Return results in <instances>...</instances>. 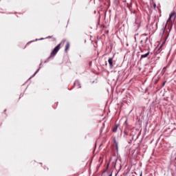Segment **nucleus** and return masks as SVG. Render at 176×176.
<instances>
[{
	"mask_svg": "<svg viewBox=\"0 0 176 176\" xmlns=\"http://www.w3.org/2000/svg\"><path fill=\"white\" fill-rule=\"evenodd\" d=\"M140 176H142V173H140Z\"/></svg>",
	"mask_w": 176,
	"mask_h": 176,
	"instance_id": "13",
	"label": "nucleus"
},
{
	"mask_svg": "<svg viewBox=\"0 0 176 176\" xmlns=\"http://www.w3.org/2000/svg\"><path fill=\"white\" fill-rule=\"evenodd\" d=\"M65 42H67L66 40H62L61 42L56 47H54L53 51L51 52L50 57H54V56H56L58 52V50H60L61 46H64V45H65Z\"/></svg>",
	"mask_w": 176,
	"mask_h": 176,
	"instance_id": "2",
	"label": "nucleus"
},
{
	"mask_svg": "<svg viewBox=\"0 0 176 176\" xmlns=\"http://www.w3.org/2000/svg\"><path fill=\"white\" fill-rule=\"evenodd\" d=\"M141 52L142 53V50H140Z\"/></svg>",
	"mask_w": 176,
	"mask_h": 176,
	"instance_id": "14",
	"label": "nucleus"
},
{
	"mask_svg": "<svg viewBox=\"0 0 176 176\" xmlns=\"http://www.w3.org/2000/svg\"><path fill=\"white\" fill-rule=\"evenodd\" d=\"M154 8H156V3L153 4Z\"/></svg>",
	"mask_w": 176,
	"mask_h": 176,
	"instance_id": "11",
	"label": "nucleus"
},
{
	"mask_svg": "<svg viewBox=\"0 0 176 176\" xmlns=\"http://www.w3.org/2000/svg\"><path fill=\"white\" fill-rule=\"evenodd\" d=\"M113 133H116V131H122V129H120V127L119 124H116L113 128Z\"/></svg>",
	"mask_w": 176,
	"mask_h": 176,
	"instance_id": "3",
	"label": "nucleus"
},
{
	"mask_svg": "<svg viewBox=\"0 0 176 176\" xmlns=\"http://www.w3.org/2000/svg\"><path fill=\"white\" fill-rule=\"evenodd\" d=\"M167 38H168V34H167L166 39H167Z\"/></svg>",
	"mask_w": 176,
	"mask_h": 176,
	"instance_id": "12",
	"label": "nucleus"
},
{
	"mask_svg": "<svg viewBox=\"0 0 176 176\" xmlns=\"http://www.w3.org/2000/svg\"><path fill=\"white\" fill-rule=\"evenodd\" d=\"M71 46V44H69V42H67L66 43V45L65 47V53H67L68 52V50H69V47Z\"/></svg>",
	"mask_w": 176,
	"mask_h": 176,
	"instance_id": "4",
	"label": "nucleus"
},
{
	"mask_svg": "<svg viewBox=\"0 0 176 176\" xmlns=\"http://www.w3.org/2000/svg\"><path fill=\"white\" fill-rule=\"evenodd\" d=\"M155 21H156V27H157V23H159V18L155 16L154 17V21L152 24H154Z\"/></svg>",
	"mask_w": 176,
	"mask_h": 176,
	"instance_id": "7",
	"label": "nucleus"
},
{
	"mask_svg": "<svg viewBox=\"0 0 176 176\" xmlns=\"http://www.w3.org/2000/svg\"><path fill=\"white\" fill-rule=\"evenodd\" d=\"M114 143H115V144H116V149H117V151H118V142L116 141V139H115V138H114Z\"/></svg>",
	"mask_w": 176,
	"mask_h": 176,
	"instance_id": "8",
	"label": "nucleus"
},
{
	"mask_svg": "<svg viewBox=\"0 0 176 176\" xmlns=\"http://www.w3.org/2000/svg\"><path fill=\"white\" fill-rule=\"evenodd\" d=\"M175 19H176V12L173 11L170 13L169 18L166 22V24L164 26V28L163 30L164 36H166V29L167 28V25L170 26L171 30V28H173V24H174V22L175 21Z\"/></svg>",
	"mask_w": 176,
	"mask_h": 176,
	"instance_id": "1",
	"label": "nucleus"
},
{
	"mask_svg": "<svg viewBox=\"0 0 176 176\" xmlns=\"http://www.w3.org/2000/svg\"><path fill=\"white\" fill-rule=\"evenodd\" d=\"M149 54H150L149 51H148L146 54H142V55H141V57H140V60H141L142 58H145L148 57V56H149Z\"/></svg>",
	"mask_w": 176,
	"mask_h": 176,
	"instance_id": "6",
	"label": "nucleus"
},
{
	"mask_svg": "<svg viewBox=\"0 0 176 176\" xmlns=\"http://www.w3.org/2000/svg\"><path fill=\"white\" fill-rule=\"evenodd\" d=\"M113 60V58H109L108 60V63L111 67V68H112V67H113V63L112 62Z\"/></svg>",
	"mask_w": 176,
	"mask_h": 176,
	"instance_id": "5",
	"label": "nucleus"
},
{
	"mask_svg": "<svg viewBox=\"0 0 176 176\" xmlns=\"http://www.w3.org/2000/svg\"><path fill=\"white\" fill-rule=\"evenodd\" d=\"M78 83H79V82L76 81V82H74V85H77Z\"/></svg>",
	"mask_w": 176,
	"mask_h": 176,
	"instance_id": "9",
	"label": "nucleus"
},
{
	"mask_svg": "<svg viewBox=\"0 0 176 176\" xmlns=\"http://www.w3.org/2000/svg\"><path fill=\"white\" fill-rule=\"evenodd\" d=\"M125 124H126V126H127V124H128L127 120L125 121Z\"/></svg>",
	"mask_w": 176,
	"mask_h": 176,
	"instance_id": "10",
	"label": "nucleus"
}]
</instances>
